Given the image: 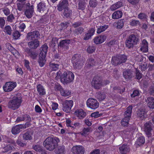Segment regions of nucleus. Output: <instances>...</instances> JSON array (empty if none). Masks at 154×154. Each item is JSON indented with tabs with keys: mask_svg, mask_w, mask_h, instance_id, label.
<instances>
[{
	"mask_svg": "<svg viewBox=\"0 0 154 154\" xmlns=\"http://www.w3.org/2000/svg\"><path fill=\"white\" fill-rule=\"evenodd\" d=\"M73 66L75 69H80L83 65L81 56L79 54H75L72 58Z\"/></svg>",
	"mask_w": 154,
	"mask_h": 154,
	"instance_id": "nucleus-5",
	"label": "nucleus"
},
{
	"mask_svg": "<svg viewBox=\"0 0 154 154\" xmlns=\"http://www.w3.org/2000/svg\"><path fill=\"white\" fill-rule=\"evenodd\" d=\"M96 97L100 101L103 100L106 97L105 94L103 92H98L96 93Z\"/></svg>",
	"mask_w": 154,
	"mask_h": 154,
	"instance_id": "nucleus-39",
	"label": "nucleus"
},
{
	"mask_svg": "<svg viewBox=\"0 0 154 154\" xmlns=\"http://www.w3.org/2000/svg\"><path fill=\"white\" fill-rule=\"evenodd\" d=\"M70 42V41L69 39L61 40L58 44V46L65 50H67L68 49V46Z\"/></svg>",
	"mask_w": 154,
	"mask_h": 154,
	"instance_id": "nucleus-19",
	"label": "nucleus"
},
{
	"mask_svg": "<svg viewBox=\"0 0 154 154\" xmlns=\"http://www.w3.org/2000/svg\"><path fill=\"white\" fill-rule=\"evenodd\" d=\"M132 106H129L127 108L124 114V118L130 119L132 113Z\"/></svg>",
	"mask_w": 154,
	"mask_h": 154,
	"instance_id": "nucleus-29",
	"label": "nucleus"
},
{
	"mask_svg": "<svg viewBox=\"0 0 154 154\" xmlns=\"http://www.w3.org/2000/svg\"><path fill=\"white\" fill-rule=\"evenodd\" d=\"M119 151L122 154H125L129 152L130 148L127 145L123 144L119 148Z\"/></svg>",
	"mask_w": 154,
	"mask_h": 154,
	"instance_id": "nucleus-27",
	"label": "nucleus"
},
{
	"mask_svg": "<svg viewBox=\"0 0 154 154\" xmlns=\"http://www.w3.org/2000/svg\"><path fill=\"white\" fill-rule=\"evenodd\" d=\"M73 104V102L72 100H66L62 103V109L66 113H70Z\"/></svg>",
	"mask_w": 154,
	"mask_h": 154,
	"instance_id": "nucleus-9",
	"label": "nucleus"
},
{
	"mask_svg": "<svg viewBox=\"0 0 154 154\" xmlns=\"http://www.w3.org/2000/svg\"><path fill=\"white\" fill-rule=\"evenodd\" d=\"M48 47L46 44L43 45L40 48L41 52L39 54V66L42 67L45 64L46 60L45 59L47 52Z\"/></svg>",
	"mask_w": 154,
	"mask_h": 154,
	"instance_id": "nucleus-4",
	"label": "nucleus"
},
{
	"mask_svg": "<svg viewBox=\"0 0 154 154\" xmlns=\"http://www.w3.org/2000/svg\"><path fill=\"white\" fill-rule=\"evenodd\" d=\"M127 60V56L124 54H120L116 56L112 57V58L111 63L114 66H118L125 63Z\"/></svg>",
	"mask_w": 154,
	"mask_h": 154,
	"instance_id": "nucleus-6",
	"label": "nucleus"
},
{
	"mask_svg": "<svg viewBox=\"0 0 154 154\" xmlns=\"http://www.w3.org/2000/svg\"><path fill=\"white\" fill-rule=\"evenodd\" d=\"M60 141L59 138L56 137H48L46 138L43 143L44 146L49 151L53 150L58 146Z\"/></svg>",
	"mask_w": 154,
	"mask_h": 154,
	"instance_id": "nucleus-2",
	"label": "nucleus"
},
{
	"mask_svg": "<svg viewBox=\"0 0 154 154\" xmlns=\"http://www.w3.org/2000/svg\"><path fill=\"white\" fill-rule=\"evenodd\" d=\"M125 20L124 19L119 20L114 23V26L117 29H122L124 26Z\"/></svg>",
	"mask_w": 154,
	"mask_h": 154,
	"instance_id": "nucleus-25",
	"label": "nucleus"
},
{
	"mask_svg": "<svg viewBox=\"0 0 154 154\" xmlns=\"http://www.w3.org/2000/svg\"><path fill=\"white\" fill-rule=\"evenodd\" d=\"M121 74V72L117 69H114L113 75L115 79H118L120 77Z\"/></svg>",
	"mask_w": 154,
	"mask_h": 154,
	"instance_id": "nucleus-49",
	"label": "nucleus"
},
{
	"mask_svg": "<svg viewBox=\"0 0 154 154\" xmlns=\"http://www.w3.org/2000/svg\"><path fill=\"white\" fill-rule=\"evenodd\" d=\"M108 27V26L104 25L103 26H100L97 29V33L99 34L105 31Z\"/></svg>",
	"mask_w": 154,
	"mask_h": 154,
	"instance_id": "nucleus-46",
	"label": "nucleus"
},
{
	"mask_svg": "<svg viewBox=\"0 0 154 154\" xmlns=\"http://www.w3.org/2000/svg\"><path fill=\"white\" fill-rule=\"evenodd\" d=\"M96 48L94 46H89L87 48V51L90 54L94 52L96 50Z\"/></svg>",
	"mask_w": 154,
	"mask_h": 154,
	"instance_id": "nucleus-52",
	"label": "nucleus"
},
{
	"mask_svg": "<svg viewBox=\"0 0 154 154\" xmlns=\"http://www.w3.org/2000/svg\"><path fill=\"white\" fill-rule=\"evenodd\" d=\"M87 3L85 0H79L78 3V9L84 10L85 9Z\"/></svg>",
	"mask_w": 154,
	"mask_h": 154,
	"instance_id": "nucleus-37",
	"label": "nucleus"
},
{
	"mask_svg": "<svg viewBox=\"0 0 154 154\" xmlns=\"http://www.w3.org/2000/svg\"><path fill=\"white\" fill-rule=\"evenodd\" d=\"M130 119L124 118L121 122V124L124 127L127 126L129 124V121Z\"/></svg>",
	"mask_w": 154,
	"mask_h": 154,
	"instance_id": "nucleus-50",
	"label": "nucleus"
},
{
	"mask_svg": "<svg viewBox=\"0 0 154 154\" xmlns=\"http://www.w3.org/2000/svg\"><path fill=\"white\" fill-rule=\"evenodd\" d=\"M84 29V28L82 27H79L73 31V33L75 35H81L83 32Z\"/></svg>",
	"mask_w": 154,
	"mask_h": 154,
	"instance_id": "nucleus-42",
	"label": "nucleus"
},
{
	"mask_svg": "<svg viewBox=\"0 0 154 154\" xmlns=\"http://www.w3.org/2000/svg\"><path fill=\"white\" fill-rule=\"evenodd\" d=\"M28 43V45L31 49H36L38 47V41L32 40Z\"/></svg>",
	"mask_w": 154,
	"mask_h": 154,
	"instance_id": "nucleus-33",
	"label": "nucleus"
},
{
	"mask_svg": "<svg viewBox=\"0 0 154 154\" xmlns=\"http://www.w3.org/2000/svg\"><path fill=\"white\" fill-rule=\"evenodd\" d=\"M5 23V20L3 17H0V27L3 28Z\"/></svg>",
	"mask_w": 154,
	"mask_h": 154,
	"instance_id": "nucleus-62",
	"label": "nucleus"
},
{
	"mask_svg": "<svg viewBox=\"0 0 154 154\" xmlns=\"http://www.w3.org/2000/svg\"><path fill=\"white\" fill-rule=\"evenodd\" d=\"M102 115V113L99 114V112L96 111L92 113L91 114V117H94V118H96L101 116Z\"/></svg>",
	"mask_w": 154,
	"mask_h": 154,
	"instance_id": "nucleus-59",
	"label": "nucleus"
},
{
	"mask_svg": "<svg viewBox=\"0 0 154 154\" xmlns=\"http://www.w3.org/2000/svg\"><path fill=\"white\" fill-rule=\"evenodd\" d=\"M56 79H60L61 82L64 84H67L73 81L74 79V74L71 72L66 71L62 73L59 71L57 72Z\"/></svg>",
	"mask_w": 154,
	"mask_h": 154,
	"instance_id": "nucleus-1",
	"label": "nucleus"
},
{
	"mask_svg": "<svg viewBox=\"0 0 154 154\" xmlns=\"http://www.w3.org/2000/svg\"><path fill=\"white\" fill-rule=\"evenodd\" d=\"M64 10L62 13V15L63 18H68L71 16L72 15V10L68 8L63 9Z\"/></svg>",
	"mask_w": 154,
	"mask_h": 154,
	"instance_id": "nucleus-28",
	"label": "nucleus"
},
{
	"mask_svg": "<svg viewBox=\"0 0 154 154\" xmlns=\"http://www.w3.org/2000/svg\"><path fill=\"white\" fill-rule=\"evenodd\" d=\"M38 52L33 51L29 55V56L33 59H36L38 56Z\"/></svg>",
	"mask_w": 154,
	"mask_h": 154,
	"instance_id": "nucleus-58",
	"label": "nucleus"
},
{
	"mask_svg": "<svg viewBox=\"0 0 154 154\" xmlns=\"http://www.w3.org/2000/svg\"><path fill=\"white\" fill-rule=\"evenodd\" d=\"M60 65V63L54 60L50 62L49 66L52 70L56 71L59 69Z\"/></svg>",
	"mask_w": 154,
	"mask_h": 154,
	"instance_id": "nucleus-24",
	"label": "nucleus"
},
{
	"mask_svg": "<svg viewBox=\"0 0 154 154\" xmlns=\"http://www.w3.org/2000/svg\"><path fill=\"white\" fill-rule=\"evenodd\" d=\"M68 1L67 0H61L57 5V9L59 11H61L63 9L68 7Z\"/></svg>",
	"mask_w": 154,
	"mask_h": 154,
	"instance_id": "nucleus-16",
	"label": "nucleus"
},
{
	"mask_svg": "<svg viewBox=\"0 0 154 154\" xmlns=\"http://www.w3.org/2000/svg\"><path fill=\"white\" fill-rule=\"evenodd\" d=\"M145 142V139L144 137L141 136L138 138L137 141L135 143V144L137 146V147H138L143 145Z\"/></svg>",
	"mask_w": 154,
	"mask_h": 154,
	"instance_id": "nucleus-38",
	"label": "nucleus"
},
{
	"mask_svg": "<svg viewBox=\"0 0 154 154\" xmlns=\"http://www.w3.org/2000/svg\"><path fill=\"white\" fill-rule=\"evenodd\" d=\"M116 43V40L115 39H113L110 41L109 42L106 43V45L109 47L111 48Z\"/></svg>",
	"mask_w": 154,
	"mask_h": 154,
	"instance_id": "nucleus-53",
	"label": "nucleus"
},
{
	"mask_svg": "<svg viewBox=\"0 0 154 154\" xmlns=\"http://www.w3.org/2000/svg\"><path fill=\"white\" fill-rule=\"evenodd\" d=\"M147 105L148 107L151 109H154V98L149 97L147 98Z\"/></svg>",
	"mask_w": 154,
	"mask_h": 154,
	"instance_id": "nucleus-32",
	"label": "nucleus"
},
{
	"mask_svg": "<svg viewBox=\"0 0 154 154\" xmlns=\"http://www.w3.org/2000/svg\"><path fill=\"white\" fill-rule=\"evenodd\" d=\"M54 88L56 91H60V92L61 90L63 89L62 86L60 84L58 83L55 85L54 87Z\"/></svg>",
	"mask_w": 154,
	"mask_h": 154,
	"instance_id": "nucleus-63",
	"label": "nucleus"
},
{
	"mask_svg": "<svg viewBox=\"0 0 154 154\" xmlns=\"http://www.w3.org/2000/svg\"><path fill=\"white\" fill-rule=\"evenodd\" d=\"M140 93L139 90H135L131 94V97L132 98L137 96H139Z\"/></svg>",
	"mask_w": 154,
	"mask_h": 154,
	"instance_id": "nucleus-57",
	"label": "nucleus"
},
{
	"mask_svg": "<svg viewBox=\"0 0 154 154\" xmlns=\"http://www.w3.org/2000/svg\"><path fill=\"white\" fill-rule=\"evenodd\" d=\"M24 120L28 122L30 121L31 120V118L28 115H23L21 116L17 117L15 121V122L18 123Z\"/></svg>",
	"mask_w": 154,
	"mask_h": 154,
	"instance_id": "nucleus-22",
	"label": "nucleus"
},
{
	"mask_svg": "<svg viewBox=\"0 0 154 154\" xmlns=\"http://www.w3.org/2000/svg\"><path fill=\"white\" fill-rule=\"evenodd\" d=\"M86 104L88 107L93 109H97L99 106V103L97 100L92 98L88 99L87 101Z\"/></svg>",
	"mask_w": 154,
	"mask_h": 154,
	"instance_id": "nucleus-10",
	"label": "nucleus"
},
{
	"mask_svg": "<svg viewBox=\"0 0 154 154\" xmlns=\"http://www.w3.org/2000/svg\"><path fill=\"white\" fill-rule=\"evenodd\" d=\"M75 113V115L80 119H82L84 118L86 115V112L82 109L76 110Z\"/></svg>",
	"mask_w": 154,
	"mask_h": 154,
	"instance_id": "nucleus-23",
	"label": "nucleus"
},
{
	"mask_svg": "<svg viewBox=\"0 0 154 154\" xmlns=\"http://www.w3.org/2000/svg\"><path fill=\"white\" fill-rule=\"evenodd\" d=\"M12 35L14 39H17L20 37V34L19 31L17 30L13 33Z\"/></svg>",
	"mask_w": 154,
	"mask_h": 154,
	"instance_id": "nucleus-55",
	"label": "nucleus"
},
{
	"mask_svg": "<svg viewBox=\"0 0 154 154\" xmlns=\"http://www.w3.org/2000/svg\"><path fill=\"white\" fill-rule=\"evenodd\" d=\"M46 94L45 89L43 87L39 84V95H43Z\"/></svg>",
	"mask_w": 154,
	"mask_h": 154,
	"instance_id": "nucleus-51",
	"label": "nucleus"
},
{
	"mask_svg": "<svg viewBox=\"0 0 154 154\" xmlns=\"http://www.w3.org/2000/svg\"><path fill=\"white\" fill-rule=\"evenodd\" d=\"M82 25V23L81 21H79L76 22H75L72 24V26L74 28L78 27Z\"/></svg>",
	"mask_w": 154,
	"mask_h": 154,
	"instance_id": "nucleus-64",
	"label": "nucleus"
},
{
	"mask_svg": "<svg viewBox=\"0 0 154 154\" xmlns=\"http://www.w3.org/2000/svg\"><path fill=\"white\" fill-rule=\"evenodd\" d=\"M123 75L126 80H130L133 77V72L130 69H127L123 72Z\"/></svg>",
	"mask_w": 154,
	"mask_h": 154,
	"instance_id": "nucleus-21",
	"label": "nucleus"
},
{
	"mask_svg": "<svg viewBox=\"0 0 154 154\" xmlns=\"http://www.w3.org/2000/svg\"><path fill=\"white\" fill-rule=\"evenodd\" d=\"M95 32V29L94 28H91L90 29L87 33H85L83 39L86 41L91 38L92 36L94 35Z\"/></svg>",
	"mask_w": 154,
	"mask_h": 154,
	"instance_id": "nucleus-18",
	"label": "nucleus"
},
{
	"mask_svg": "<svg viewBox=\"0 0 154 154\" xmlns=\"http://www.w3.org/2000/svg\"><path fill=\"white\" fill-rule=\"evenodd\" d=\"M91 84L95 89H99L102 85V79L100 76L96 75L93 78Z\"/></svg>",
	"mask_w": 154,
	"mask_h": 154,
	"instance_id": "nucleus-8",
	"label": "nucleus"
},
{
	"mask_svg": "<svg viewBox=\"0 0 154 154\" xmlns=\"http://www.w3.org/2000/svg\"><path fill=\"white\" fill-rule=\"evenodd\" d=\"M147 66V63H145L144 64H141L139 65V67L140 68L141 70L142 71H145L146 70Z\"/></svg>",
	"mask_w": 154,
	"mask_h": 154,
	"instance_id": "nucleus-61",
	"label": "nucleus"
},
{
	"mask_svg": "<svg viewBox=\"0 0 154 154\" xmlns=\"http://www.w3.org/2000/svg\"><path fill=\"white\" fill-rule=\"evenodd\" d=\"M152 126V123L150 122H146L144 125V131L148 137H151Z\"/></svg>",
	"mask_w": 154,
	"mask_h": 154,
	"instance_id": "nucleus-14",
	"label": "nucleus"
},
{
	"mask_svg": "<svg viewBox=\"0 0 154 154\" xmlns=\"http://www.w3.org/2000/svg\"><path fill=\"white\" fill-rule=\"evenodd\" d=\"M114 90L117 91L120 94H122L125 91V88H123L122 89L119 86H116L113 88Z\"/></svg>",
	"mask_w": 154,
	"mask_h": 154,
	"instance_id": "nucleus-56",
	"label": "nucleus"
},
{
	"mask_svg": "<svg viewBox=\"0 0 154 154\" xmlns=\"http://www.w3.org/2000/svg\"><path fill=\"white\" fill-rule=\"evenodd\" d=\"M17 85L16 82H7L3 86V89L5 92H9L12 91Z\"/></svg>",
	"mask_w": 154,
	"mask_h": 154,
	"instance_id": "nucleus-11",
	"label": "nucleus"
},
{
	"mask_svg": "<svg viewBox=\"0 0 154 154\" xmlns=\"http://www.w3.org/2000/svg\"><path fill=\"white\" fill-rule=\"evenodd\" d=\"M45 5L44 3H39V12L42 13H44L45 14H46V12L45 11Z\"/></svg>",
	"mask_w": 154,
	"mask_h": 154,
	"instance_id": "nucleus-40",
	"label": "nucleus"
},
{
	"mask_svg": "<svg viewBox=\"0 0 154 154\" xmlns=\"http://www.w3.org/2000/svg\"><path fill=\"white\" fill-rule=\"evenodd\" d=\"M106 38V37L105 35H100L95 37L93 40L96 45H99L103 43Z\"/></svg>",
	"mask_w": 154,
	"mask_h": 154,
	"instance_id": "nucleus-17",
	"label": "nucleus"
},
{
	"mask_svg": "<svg viewBox=\"0 0 154 154\" xmlns=\"http://www.w3.org/2000/svg\"><path fill=\"white\" fill-rule=\"evenodd\" d=\"M21 103V97H15L13 100L9 102L8 107L13 110H15L19 107Z\"/></svg>",
	"mask_w": 154,
	"mask_h": 154,
	"instance_id": "nucleus-7",
	"label": "nucleus"
},
{
	"mask_svg": "<svg viewBox=\"0 0 154 154\" xmlns=\"http://www.w3.org/2000/svg\"><path fill=\"white\" fill-rule=\"evenodd\" d=\"M129 24L132 26H136L140 25V22L138 20L132 19L130 20Z\"/></svg>",
	"mask_w": 154,
	"mask_h": 154,
	"instance_id": "nucleus-41",
	"label": "nucleus"
},
{
	"mask_svg": "<svg viewBox=\"0 0 154 154\" xmlns=\"http://www.w3.org/2000/svg\"><path fill=\"white\" fill-rule=\"evenodd\" d=\"M146 113L144 111L139 110L137 112V116L141 120H143L146 117Z\"/></svg>",
	"mask_w": 154,
	"mask_h": 154,
	"instance_id": "nucleus-44",
	"label": "nucleus"
},
{
	"mask_svg": "<svg viewBox=\"0 0 154 154\" xmlns=\"http://www.w3.org/2000/svg\"><path fill=\"white\" fill-rule=\"evenodd\" d=\"M123 13L122 11L118 10L114 12L112 15V17L114 19H119L122 17Z\"/></svg>",
	"mask_w": 154,
	"mask_h": 154,
	"instance_id": "nucleus-36",
	"label": "nucleus"
},
{
	"mask_svg": "<svg viewBox=\"0 0 154 154\" xmlns=\"http://www.w3.org/2000/svg\"><path fill=\"white\" fill-rule=\"evenodd\" d=\"M88 65L90 67H92L96 65V60L92 58H90L88 60Z\"/></svg>",
	"mask_w": 154,
	"mask_h": 154,
	"instance_id": "nucleus-48",
	"label": "nucleus"
},
{
	"mask_svg": "<svg viewBox=\"0 0 154 154\" xmlns=\"http://www.w3.org/2000/svg\"><path fill=\"white\" fill-rule=\"evenodd\" d=\"M72 151L74 154H84L85 149L82 146L78 145L73 146Z\"/></svg>",
	"mask_w": 154,
	"mask_h": 154,
	"instance_id": "nucleus-15",
	"label": "nucleus"
},
{
	"mask_svg": "<svg viewBox=\"0 0 154 154\" xmlns=\"http://www.w3.org/2000/svg\"><path fill=\"white\" fill-rule=\"evenodd\" d=\"M92 130L90 127L84 128L80 132V134L83 136L86 137L89 133L92 132Z\"/></svg>",
	"mask_w": 154,
	"mask_h": 154,
	"instance_id": "nucleus-34",
	"label": "nucleus"
},
{
	"mask_svg": "<svg viewBox=\"0 0 154 154\" xmlns=\"http://www.w3.org/2000/svg\"><path fill=\"white\" fill-rule=\"evenodd\" d=\"M139 42L138 36L134 33L129 35L125 40V44L126 47L129 49L134 48Z\"/></svg>",
	"mask_w": 154,
	"mask_h": 154,
	"instance_id": "nucleus-3",
	"label": "nucleus"
},
{
	"mask_svg": "<svg viewBox=\"0 0 154 154\" xmlns=\"http://www.w3.org/2000/svg\"><path fill=\"white\" fill-rule=\"evenodd\" d=\"M122 6V2L119 1L112 5L110 8V9L111 11H113Z\"/></svg>",
	"mask_w": 154,
	"mask_h": 154,
	"instance_id": "nucleus-31",
	"label": "nucleus"
},
{
	"mask_svg": "<svg viewBox=\"0 0 154 154\" xmlns=\"http://www.w3.org/2000/svg\"><path fill=\"white\" fill-rule=\"evenodd\" d=\"M55 152L57 154H65L66 153L65 146H58L55 150Z\"/></svg>",
	"mask_w": 154,
	"mask_h": 154,
	"instance_id": "nucleus-35",
	"label": "nucleus"
},
{
	"mask_svg": "<svg viewBox=\"0 0 154 154\" xmlns=\"http://www.w3.org/2000/svg\"><path fill=\"white\" fill-rule=\"evenodd\" d=\"M7 21L10 23L13 22L15 19V17L13 14H10L7 17Z\"/></svg>",
	"mask_w": 154,
	"mask_h": 154,
	"instance_id": "nucleus-54",
	"label": "nucleus"
},
{
	"mask_svg": "<svg viewBox=\"0 0 154 154\" xmlns=\"http://www.w3.org/2000/svg\"><path fill=\"white\" fill-rule=\"evenodd\" d=\"M61 95L64 97L69 96L71 94V92L67 89H63L60 92Z\"/></svg>",
	"mask_w": 154,
	"mask_h": 154,
	"instance_id": "nucleus-43",
	"label": "nucleus"
},
{
	"mask_svg": "<svg viewBox=\"0 0 154 154\" xmlns=\"http://www.w3.org/2000/svg\"><path fill=\"white\" fill-rule=\"evenodd\" d=\"M148 42L145 39H143L140 45V50L143 52L146 53L148 51Z\"/></svg>",
	"mask_w": 154,
	"mask_h": 154,
	"instance_id": "nucleus-26",
	"label": "nucleus"
},
{
	"mask_svg": "<svg viewBox=\"0 0 154 154\" xmlns=\"http://www.w3.org/2000/svg\"><path fill=\"white\" fill-rule=\"evenodd\" d=\"M33 6L31 5L28 9L26 10L25 12V14L27 18H30L33 15Z\"/></svg>",
	"mask_w": 154,
	"mask_h": 154,
	"instance_id": "nucleus-30",
	"label": "nucleus"
},
{
	"mask_svg": "<svg viewBox=\"0 0 154 154\" xmlns=\"http://www.w3.org/2000/svg\"><path fill=\"white\" fill-rule=\"evenodd\" d=\"M12 31L11 28L9 25L6 26L4 30V31L5 33L9 35L11 34Z\"/></svg>",
	"mask_w": 154,
	"mask_h": 154,
	"instance_id": "nucleus-45",
	"label": "nucleus"
},
{
	"mask_svg": "<svg viewBox=\"0 0 154 154\" xmlns=\"http://www.w3.org/2000/svg\"><path fill=\"white\" fill-rule=\"evenodd\" d=\"M32 134L33 133L32 131H27L22 134H21L20 136H22L24 140H31L32 139Z\"/></svg>",
	"mask_w": 154,
	"mask_h": 154,
	"instance_id": "nucleus-20",
	"label": "nucleus"
},
{
	"mask_svg": "<svg viewBox=\"0 0 154 154\" xmlns=\"http://www.w3.org/2000/svg\"><path fill=\"white\" fill-rule=\"evenodd\" d=\"M98 4L97 0H89V5L90 7L92 8L96 7Z\"/></svg>",
	"mask_w": 154,
	"mask_h": 154,
	"instance_id": "nucleus-47",
	"label": "nucleus"
},
{
	"mask_svg": "<svg viewBox=\"0 0 154 154\" xmlns=\"http://www.w3.org/2000/svg\"><path fill=\"white\" fill-rule=\"evenodd\" d=\"M27 127L26 124L25 125L20 124L16 125L12 128V133L13 134L16 135L19 134L22 131V129H25Z\"/></svg>",
	"mask_w": 154,
	"mask_h": 154,
	"instance_id": "nucleus-13",
	"label": "nucleus"
},
{
	"mask_svg": "<svg viewBox=\"0 0 154 154\" xmlns=\"http://www.w3.org/2000/svg\"><path fill=\"white\" fill-rule=\"evenodd\" d=\"M26 38L28 41L38 40V31L35 30L28 32L26 35Z\"/></svg>",
	"mask_w": 154,
	"mask_h": 154,
	"instance_id": "nucleus-12",
	"label": "nucleus"
},
{
	"mask_svg": "<svg viewBox=\"0 0 154 154\" xmlns=\"http://www.w3.org/2000/svg\"><path fill=\"white\" fill-rule=\"evenodd\" d=\"M26 28V25L25 23L22 22H20L19 24V28L20 31L23 32Z\"/></svg>",
	"mask_w": 154,
	"mask_h": 154,
	"instance_id": "nucleus-60",
	"label": "nucleus"
}]
</instances>
